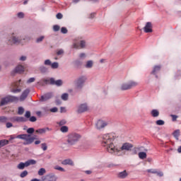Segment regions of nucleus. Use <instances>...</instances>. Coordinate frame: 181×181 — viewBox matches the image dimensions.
Instances as JSON below:
<instances>
[{"instance_id": "28", "label": "nucleus", "mask_w": 181, "mask_h": 181, "mask_svg": "<svg viewBox=\"0 0 181 181\" xmlns=\"http://www.w3.org/2000/svg\"><path fill=\"white\" fill-rule=\"evenodd\" d=\"M93 64H94V62L91 60H89L86 62L85 67L86 69H91V67H93Z\"/></svg>"}, {"instance_id": "41", "label": "nucleus", "mask_w": 181, "mask_h": 181, "mask_svg": "<svg viewBox=\"0 0 181 181\" xmlns=\"http://www.w3.org/2000/svg\"><path fill=\"white\" fill-rule=\"evenodd\" d=\"M33 132H35V129L33 127H30L27 129V134H32Z\"/></svg>"}, {"instance_id": "62", "label": "nucleus", "mask_w": 181, "mask_h": 181, "mask_svg": "<svg viewBox=\"0 0 181 181\" xmlns=\"http://www.w3.org/2000/svg\"><path fill=\"white\" fill-rule=\"evenodd\" d=\"M85 173H86V175H91L92 173L91 170H86L85 171Z\"/></svg>"}, {"instance_id": "52", "label": "nucleus", "mask_w": 181, "mask_h": 181, "mask_svg": "<svg viewBox=\"0 0 181 181\" xmlns=\"http://www.w3.org/2000/svg\"><path fill=\"white\" fill-rule=\"evenodd\" d=\"M25 118H30V111H26L25 114Z\"/></svg>"}, {"instance_id": "24", "label": "nucleus", "mask_w": 181, "mask_h": 181, "mask_svg": "<svg viewBox=\"0 0 181 181\" xmlns=\"http://www.w3.org/2000/svg\"><path fill=\"white\" fill-rule=\"evenodd\" d=\"M128 83L130 90L131 88H134V87H136V86H138V82L135 81H129Z\"/></svg>"}, {"instance_id": "47", "label": "nucleus", "mask_w": 181, "mask_h": 181, "mask_svg": "<svg viewBox=\"0 0 181 181\" xmlns=\"http://www.w3.org/2000/svg\"><path fill=\"white\" fill-rule=\"evenodd\" d=\"M57 56H62V54H64V51L63 49H59L57 52Z\"/></svg>"}, {"instance_id": "44", "label": "nucleus", "mask_w": 181, "mask_h": 181, "mask_svg": "<svg viewBox=\"0 0 181 181\" xmlns=\"http://www.w3.org/2000/svg\"><path fill=\"white\" fill-rule=\"evenodd\" d=\"M53 30H54V32H59V30H60V26H59L57 25H54L53 26Z\"/></svg>"}, {"instance_id": "23", "label": "nucleus", "mask_w": 181, "mask_h": 181, "mask_svg": "<svg viewBox=\"0 0 181 181\" xmlns=\"http://www.w3.org/2000/svg\"><path fill=\"white\" fill-rule=\"evenodd\" d=\"M24 71H25V67H23V66H22V65H18L15 69L16 73H23Z\"/></svg>"}, {"instance_id": "5", "label": "nucleus", "mask_w": 181, "mask_h": 181, "mask_svg": "<svg viewBox=\"0 0 181 181\" xmlns=\"http://www.w3.org/2000/svg\"><path fill=\"white\" fill-rule=\"evenodd\" d=\"M19 98L12 95H7L3 98H1L0 102V107H4V105H6L8 103H13V101H18Z\"/></svg>"}, {"instance_id": "56", "label": "nucleus", "mask_w": 181, "mask_h": 181, "mask_svg": "<svg viewBox=\"0 0 181 181\" xmlns=\"http://www.w3.org/2000/svg\"><path fill=\"white\" fill-rule=\"evenodd\" d=\"M156 175H157V176H159V177H162V176H163V173L162 172H158L157 171V173H156Z\"/></svg>"}, {"instance_id": "30", "label": "nucleus", "mask_w": 181, "mask_h": 181, "mask_svg": "<svg viewBox=\"0 0 181 181\" xmlns=\"http://www.w3.org/2000/svg\"><path fill=\"white\" fill-rule=\"evenodd\" d=\"M5 122H8V117L0 116V123L5 124Z\"/></svg>"}, {"instance_id": "26", "label": "nucleus", "mask_w": 181, "mask_h": 181, "mask_svg": "<svg viewBox=\"0 0 181 181\" xmlns=\"http://www.w3.org/2000/svg\"><path fill=\"white\" fill-rule=\"evenodd\" d=\"M39 70H40V73H42V74L47 73L49 71V69H47V67H46L45 66H40Z\"/></svg>"}, {"instance_id": "13", "label": "nucleus", "mask_w": 181, "mask_h": 181, "mask_svg": "<svg viewBox=\"0 0 181 181\" xmlns=\"http://www.w3.org/2000/svg\"><path fill=\"white\" fill-rule=\"evenodd\" d=\"M21 81H22L21 80H19L18 81L14 83V87L16 88V89L15 88L12 89L11 93H21L22 91V89L19 88V86H21Z\"/></svg>"}, {"instance_id": "8", "label": "nucleus", "mask_w": 181, "mask_h": 181, "mask_svg": "<svg viewBox=\"0 0 181 181\" xmlns=\"http://www.w3.org/2000/svg\"><path fill=\"white\" fill-rule=\"evenodd\" d=\"M8 121L11 122H26L28 119L23 117L13 116L8 118Z\"/></svg>"}, {"instance_id": "25", "label": "nucleus", "mask_w": 181, "mask_h": 181, "mask_svg": "<svg viewBox=\"0 0 181 181\" xmlns=\"http://www.w3.org/2000/svg\"><path fill=\"white\" fill-rule=\"evenodd\" d=\"M151 114L154 118H156V117H159V111L158 110L154 109L151 110Z\"/></svg>"}, {"instance_id": "12", "label": "nucleus", "mask_w": 181, "mask_h": 181, "mask_svg": "<svg viewBox=\"0 0 181 181\" xmlns=\"http://www.w3.org/2000/svg\"><path fill=\"white\" fill-rule=\"evenodd\" d=\"M152 23L151 22H147L146 23L145 27L144 28V30L145 33H152L153 32V30H152Z\"/></svg>"}, {"instance_id": "51", "label": "nucleus", "mask_w": 181, "mask_h": 181, "mask_svg": "<svg viewBox=\"0 0 181 181\" xmlns=\"http://www.w3.org/2000/svg\"><path fill=\"white\" fill-rule=\"evenodd\" d=\"M57 19H62L63 18V14L62 13H58L56 16Z\"/></svg>"}, {"instance_id": "49", "label": "nucleus", "mask_w": 181, "mask_h": 181, "mask_svg": "<svg viewBox=\"0 0 181 181\" xmlns=\"http://www.w3.org/2000/svg\"><path fill=\"white\" fill-rule=\"evenodd\" d=\"M61 32H62V33H64V35H66V33H67V32H68L67 28H65V27H62V28H61Z\"/></svg>"}, {"instance_id": "7", "label": "nucleus", "mask_w": 181, "mask_h": 181, "mask_svg": "<svg viewBox=\"0 0 181 181\" xmlns=\"http://www.w3.org/2000/svg\"><path fill=\"white\" fill-rule=\"evenodd\" d=\"M86 80L87 78L86 76H81L78 78L75 81L76 88H83V86H84Z\"/></svg>"}, {"instance_id": "48", "label": "nucleus", "mask_w": 181, "mask_h": 181, "mask_svg": "<svg viewBox=\"0 0 181 181\" xmlns=\"http://www.w3.org/2000/svg\"><path fill=\"white\" fill-rule=\"evenodd\" d=\"M43 39H45V36H41L36 40L37 43H40V42L43 41Z\"/></svg>"}, {"instance_id": "34", "label": "nucleus", "mask_w": 181, "mask_h": 181, "mask_svg": "<svg viewBox=\"0 0 181 181\" xmlns=\"http://www.w3.org/2000/svg\"><path fill=\"white\" fill-rule=\"evenodd\" d=\"M61 98L64 101H67V100H69V94L68 93H63L61 96Z\"/></svg>"}, {"instance_id": "61", "label": "nucleus", "mask_w": 181, "mask_h": 181, "mask_svg": "<svg viewBox=\"0 0 181 181\" xmlns=\"http://www.w3.org/2000/svg\"><path fill=\"white\" fill-rule=\"evenodd\" d=\"M60 112H66V109L64 107H61Z\"/></svg>"}, {"instance_id": "21", "label": "nucleus", "mask_w": 181, "mask_h": 181, "mask_svg": "<svg viewBox=\"0 0 181 181\" xmlns=\"http://www.w3.org/2000/svg\"><path fill=\"white\" fill-rule=\"evenodd\" d=\"M62 165H70V166H74V163L73 162V160H71V159H66V160H64L62 162Z\"/></svg>"}, {"instance_id": "14", "label": "nucleus", "mask_w": 181, "mask_h": 181, "mask_svg": "<svg viewBox=\"0 0 181 181\" xmlns=\"http://www.w3.org/2000/svg\"><path fill=\"white\" fill-rule=\"evenodd\" d=\"M132 148H134V145H132V144L124 143L120 148V151H131Z\"/></svg>"}, {"instance_id": "15", "label": "nucleus", "mask_w": 181, "mask_h": 181, "mask_svg": "<svg viewBox=\"0 0 181 181\" xmlns=\"http://www.w3.org/2000/svg\"><path fill=\"white\" fill-rule=\"evenodd\" d=\"M29 93H30V90H29V88L25 89L20 96V101H25V100L28 98V95H29Z\"/></svg>"}, {"instance_id": "1", "label": "nucleus", "mask_w": 181, "mask_h": 181, "mask_svg": "<svg viewBox=\"0 0 181 181\" xmlns=\"http://www.w3.org/2000/svg\"><path fill=\"white\" fill-rule=\"evenodd\" d=\"M114 139H115V136L113 134H106L102 136V145L110 153H115L121 151L116 148L115 146H114Z\"/></svg>"}, {"instance_id": "31", "label": "nucleus", "mask_w": 181, "mask_h": 181, "mask_svg": "<svg viewBox=\"0 0 181 181\" xmlns=\"http://www.w3.org/2000/svg\"><path fill=\"white\" fill-rule=\"evenodd\" d=\"M139 158L140 159H146V153L145 152L139 153Z\"/></svg>"}, {"instance_id": "4", "label": "nucleus", "mask_w": 181, "mask_h": 181, "mask_svg": "<svg viewBox=\"0 0 181 181\" xmlns=\"http://www.w3.org/2000/svg\"><path fill=\"white\" fill-rule=\"evenodd\" d=\"M39 86H46V84H52V86H57V87H60L63 86V81L61 79L55 81L54 78H44L40 81L37 82Z\"/></svg>"}, {"instance_id": "43", "label": "nucleus", "mask_w": 181, "mask_h": 181, "mask_svg": "<svg viewBox=\"0 0 181 181\" xmlns=\"http://www.w3.org/2000/svg\"><path fill=\"white\" fill-rule=\"evenodd\" d=\"M148 173H153V175H156L157 173L156 169H148L147 170Z\"/></svg>"}, {"instance_id": "42", "label": "nucleus", "mask_w": 181, "mask_h": 181, "mask_svg": "<svg viewBox=\"0 0 181 181\" xmlns=\"http://www.w3.org/2000/svg\"><path fill=\"white\" fill-rule=\"evenodd\" d=\"M44 64H45V66H51L52 65V61H50V59H46L44 62Z\"/></svg>"}, {"instance_id": "35", "label": "nucleus", "mask_w": 181, "mask_h": 181, "mask_svg": "<svg viewBox=\"0 0 181 181\" xmlns=\"http://www.w3.org/2000/svg\"><path fill=\"white\" fill-rule=\"evenodd\" d=\"M23 112H25V109L23 107H19L18 110V115H23Z\"/></svg>"}, {"instance_id": "3", "label": "nucleus", "mask_w": 181, "mask_h": 181, "mask_svg": "<svg viewBox=\"0 0 181 181\" xmlns=\"http://www.w3.org/2000/svg\"><path fill=\"white\" fill-rule=\"evenodd\" d=\"M80 139H81V135H80V134L78 133L72 132V133H69L66 136V142L68 145H71V146L76 145L77 142L80 141Z\"/></svg>"}, {"instance_id": "20", "label": "nucleus", "mask_w": 181, "mask_h": 181, "mask_svg": "<svg viewBox=\"0 0 181 181\" xmlns=\"http://www.w3.org/2000/svg\"><path fill=\"white\" fill-rule=\"evenodd\" d=\"M120 90H122V91L130 90L129 82L122 84L120 87Z\"/></svg>"}, {"instance_id": "60", "label": "nucleus", "mask_w": 181, "mask_h": 181, "mask_svg": "<svg viewBox=\"0 0 181 181\" xmlns=\"http://www.w3.org/2000/svg\"><path fill=\"white\" fill-rule=\"evenodd\" d=\"M79 57H80L81 59H83V57H86V54H85V53H81V54H79Z\"/></svg>"}, {"instance_id": "37", "label": "nucleus", "mask_w": 181, "mask_h": 181, "mask_svg": "<svg viewBox=\"0 0 181 181\" xmlns=\"http://www.w3.org/2000/svg\"><path fill=\"white\" fill-rule=\"evenodd\" d=\"M51 68L52 69H59V63L58 62H54L51 63Z\"/></svg>"}, {"instance_id": "36", "label": "nucleus", "mask_w": 181, "mask_h": 181, "mask_svg": "<svg viewBox=\"0 0 181 181\" xmlns=\"http://www.w3.org/2000/svg\"><path fill=\"white\" fill-rule=\"evenodd\" d=\"M180 136V129H177L173 132V136H175V138H179Z\"/></svg>"}, {"instance_id": "22", "label": "nucleus", "mask_w": 181, "mask_h": 181, "mask_svg": "<svg viewBox=\"0 0 181 181\" xmlns=\"http://www.w3.org/2000/svg\"><path fill=\"white\" fill-rule=\"evenodd\" d=\"M160 69H161L160 65L155 66L151 72V74H154V75L158 74V73H159V71H160Z\"/></svg>"}, {"instance_id": "64", "label": "nucleus", "mask_w": 181, "mask_h": 181, "mask_svg": "<svg viewBox=\"0 0 181 181\" xmlns=\"http://www.w3.org/2000/svg\"><path fill=\"white\" fill-rule=\"evenodd\" d=\"M177 152H178L179 153H181V146L178 147V148H177Z\"/></svg>"}, {"instance_id": "46", "label": "nucleus", "mask_w": 181, "mask_h": 181, "mask_svg": "<svg viewBox=\"0 0 181 181\" xmlns=\"http://www.w3.org/2000/svg\"><path fill=\"white\" fill-rule=\"evenodd\" d=\"M20 176L21 177H26V176H28V172L26 170L23 171Z\"/></svg>"}, {"instance_id": "38", "label": "nucleus", "mask_w": 181, "mask_h": 181, "mask_svg": "<svg viewBox=\"0 0 181 181\" xmlns=\"http://www.w3.org/2000/svg\"><path fill=\"white\" fill-rule=\"evenodd\" d=\"M54 169H55L56 170H59L60 172H66V170H64V168H62V167H60V166H59V165H56V166L54 167Z\"/></svg>"}, {"instance_id": "19", "label": "nucleus", "mask_w": 181, "mask_h": 181, "mask_svg": "<svg viewBox=\"0 0 181 181\" xmlns=\"http://www.w3.org/2000/svg\"><path fill=\"white\" fill-rule=\"evenodd\" d=\"M88 107L86 104H82L78 107V112H86L87 111Z\"/></svg>"}, {"instance_id": "11", "label": "nucleus", "mask_w": 181, "mask_h": 181, "mask_svg": "<svg viewBox=\"0 0 181 181\" xmlns=\"http://www.w3.org/2000/svg\"><path fill=\"white\" fill-rule=\"evenodd\" d=\"M72 46L74 49H84L86 47V41L81 40L79 44L74 42Z\"/></svg>"}, {"instance_id": "45", "label": "nucleus", "mask_w": 181, "mask_h": 181, "mask_svg": "<svg viewBox=\"0 0 181 181\" xmlns=\"http://www.w3.org/2000/svg\"><path fill=\"white\" fill-rule=\"evenodd\" d=\"M29 121L30 122H36V121H37V119L36 118V117L32 116L29 118Z\"/></svg>"}, {"instance_id": "40", "label": "nucleus", "mask_w": 181, "mask_h": 181, "mask_svg": "<svg viewBox=\"0 0 181 181\" xmlns=\"http://www.w3.org/2000/svg\"><path fill=\"white\" fill-rule=\"evenodd\" d=\"M41 148L42 151H47V144L46 143H42L41 144Z\"/></svg>"}, {"instance_id": "16", "label": "nucleus", "mask_w": 181, "mask_h": 181, "mask_svg": "<svg viewBox=\"0 0 181 181\" xmlns=\"http://www.w3.org/2000/svg\"><path fill=\"white\" fill-rule=\"evenodd\" d=\"M53 97V93H48L41 96L40 101H47V100H50Z\"/></svg>"}, {"instance_id": "58", "label": "nucleus", "mask_w": 181, "mask_h": 181, "mask_svg": "<svg viewBox=\"0 0 181 181\" xmlns=\"http://www.w3.org/2000/svg\"><path fill=\"white\" fill-rule=\"evenodd\" d=\"M24 16H25V15H24L23 13H22V12H20V13H18V16L20 18H23Z\"/></svg>"}, {"instance_id": "59", "label": "nucleus", "mask_w": 181, "mask_h": 181, "mask_svg": "<svg viewBox=\"0 0 181 181\" xmlns=\"http://www.w3.org/2000/svg\"><path fill=\"white\" fill-rule=\"evenodd\" d=\"M51 112H57V107L50 109Z\"/></svg>"}, {"instance_id": "57", "label": "nucleus", "mask_w": 181, "mask_h": 181, "mask_svg": "<svg viewBox=\"0 0 181 181\" xmlns=\"http://www.w3.org/2000/svg\"><path fill=\"white\" fill-rule=\"evenodd\" d=\"M171 117L173 118V121H176V119H177V115H171Z\"/></svg>"}, {"instance_id": "39", "label": "nucleus", "mask_w": 181, "mask_h": 181, "mask_svg": "<svg viewBox=\"0 0 181 181\" xmlns=\"http://www.w3.org/2000/svg\"><path fill=\"white\" fill-rule=\"evenodd\" d=\"M156 125H165V121L158 119L156 122Z\"/></svg>"}, {"instance_id": "53", "label": "nucleus", "mask_w": 181, "mask_h": 181, "mask_svg": "<svg viewBox=\"0 0 181 181\" xmlns=\"http://www.w3.org/2000/svg\"><path fill=\"white\" fill-rule=\"evenodd\" d=\"M26 59H27L26 56H21L19 58V60H20V62H25Z\"/></svg>"}, {"instance_id": "18", "label": "nucleus", "mask_w": 181, "mask_h": 181, "mask_svg": "<svg viewBox=\"0 0 181 181\" xmlns=\"http://www.w3.org/2000/svg\"><path fill=\"white\" fill-rule=\"evenodd\" d=\"M127 177L128 173H127V170H124L117 174V177H119V179H125Z\"/></svg>"}, {"instance_id": "2", "label": "nucleus", "mask_w": 181, "mask_h": 181, "mask_svg": "<svg viewBox=\"0 0 181 181\" xmlns=\"http://www.w3.org/2000/svg\"><path fill=\"white\" fill-rule=\"evenodd\" d=\"M15 138L17 139H23V141H25V142L23 143V145H30L33 144L35 139H36V135L32 136L30 134H23L16 136H11L10 139H15Z\"/></svg>"}, {"instance_id": "10", "label": "nucleus", "mask_w": 181, "mask_h": 181, "mask_svg": "<svg viewBox=\"0 0 181 181\" xmlns=\"http://www.w3.org/2000/svg\"><path fill=\"white\" fill-rule=\"evenodd\" d=\"M21 40L22 39H21V37L12 35L11 37L8 40V42H10L11 45H16L18 43H21Z\"/></svg>"}, {"instance_id": "55", "label": "nucleus", "mask_w": 181, "mask_h": 181, "mask_svg": "<svg viewBox=\"0 0 181 181\" xmlns=\"http://www.w3.org/2000/svg\"><path fill=\"white\" fill-rule=\"evenodd\" d=\"M48 179H49V175L42 176L41 177V180H42V181H45V180L47 181Z\"/></svg>"}, {"instance_id": "33", "label": "nucleus", "mask_w": 181, "mask_h": 181, "mask_svg": "<svg viewBox=\"0 0 181 181\" xmlns=\"http://www.w3.org/2000/svg\"><path fill=\"white\" fill-rule=\"evenodd\" d=\"M46 173V169L42 168L38 170V175L39 176H43Z\"/></svg>"}, {"instance_id": "6", "label": "nucleus", "mask_w": 181, "mask_h": 181, "mask_svg": "<svg viewBox=\"0 0 181 181\" xmlns=\"http://www.w3.org/2000/svg\"><path fill=\"white\" fill-rule=\"evenodd\" d=\"M30 165H36V160H28L25 163H20L17 168L20 170H23L25 168H28V166H30Z\"/></svg>"}, {"instance_id": "50", "label": "nucleus", "mask_w": 181, "mask_h": 181, "mask_svg": "<svg viewBox=\"0 0 181 181\" xmlns=\"http://www.w3.org/2000/svg\"><path fill=\"white\" fill-rule=\"evenodd\" d=\"M35 80H36V78H30L27 81V83H28V84H30V83H34Z\"/></svg>"}, {"instance_id": "27", "label": "nucleus", "mask_w": 181, "mask_h": 181, "mask_svg": "<svg viewBox=\"0 0 181 181\" xmlns=\"http://www.w3.org/2000/svg\"><path fill=\"white\" fill-rule=\"evenodd\" d=\"M9 144V141L6 139L0 140V148L5 146V145H8Z\"/></svg>"}, {"instance_id": "17", "label": "nucleus", "mask_w": 181, "mask_h": 181, "mask_svg": "<svg viewBox=\"0 0 181 181\" xmlns=\"http://www.w3.org/2000/svg\"><path fill=\"white\" fill-rule=\"evenodd\" d=\"M51 130L52 129H50L49 127L37 129V130H35V134H39L40 135H42V134H46V132H47V131H51Z\"/></svg>"}, {"instance_id": "9", "label": "nucleus", "mask_w": 181, "mask_h": 181, "mask_svg": "<svg viewBox=\"0 0 181 181\" xmlns=\"http://www.w3.org/2000/svg\"><path fill=\"white\" fill-rule=\"evenodd\" d=\"M108 124H110V122L105 121V120H101L99 119L96 124H95V127L97 129H104L105 127H107V125H108Z\"/></svg>"}, {"instance_id": "54", "label": "nucleus", "mask_w": 181, "mask_h": 181, "mask_svg": "<svg viewBox=\"0 0 181 181\" xmlns=\"http://www.w3.org/2000/svg\"><path fill=\"white\" fill-rule=\"evenodd\" d=\"M6 128H12V127H13V124H12V123H11V122H7L6 124Z\"/></svg>"}, {"instance_id": "63", "label": "nucleus", "mask_w": 181, "mask_h": 181, "mask_svg": "<svg viewBox=\"0 0 181 181\" xmlns=\"http://www.w3.org/2000/svg\"><path fill=\"white\" fill-rule=\"evenodd\" d=\"M40 140H37L35 141V145H39V144H40Z\"/></svg>"}, {"instance_id": "32", "label": "nucleus", "mask_w": 181, "mask_h": 181, "mask_svg": "<svg viewBox=\"0 0 181 181\" xmlns=\"http://www.w3.org/2000/svg\"><path fill=\"white\" fill-rule=\"evenodd\" d=\"M57 124L59 125V127H64V125L67 124V121H66V119H62L61 121L57 122Z\"/></svg>"}, {"instance_id": "29", "label": "nucleus", "mask_w": 181, "mask_h": 181, "mask_svg": "<svg viewBox=\"0 0 181 181\" xmlns=\"http://www.w3.org/2000/svg\"><path fill=\"white\" fill-rule=\"evenodd\" d=\"M60 131H61V132L66 134V132H69V127L67 126H62L60 128Z\"/></svg>"}]
</instances>
